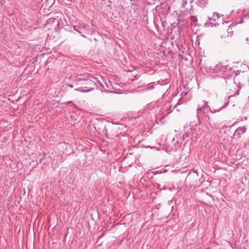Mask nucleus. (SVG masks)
<instances>
[{
	"label": "nucleus",
	"instance_id": "f257e3e1",
	"mask_svg": "<svg viewBox=\"0 0 249 249\" xmlns=\"http://www.w3.org/2000/svg\"><path fill=\"white\" fill-rule=\"evenodd\" d=\"M76 81L77 85H84V88L89 89L87 90H85L81 88L75 89V90L81 91L82 92L89 91L92 89V88L90 86L94 85L96 84L97 83H101L100 81L96 77H92V79L77 78Z\"/></svg>",
	"mask_w": 249,
	"mask_h": 249
},
{
	"label": "nucleus",
	"instance_id": "f03ea898",
	"mask_svg": "<svg viewBox=\"0 0 249 249\" xmlns=\"http://www.w3.org/2000/svg\"><path fill=\"white\" fill-rule=\"evenodd\" d=\"M220 16L219 14L217 13H213V15L212 17H209V19L210 20L216 21L218 20L215 23H214V25L215 26H218L220 23L223 24V20H220Z\"/></svg>",
	"mask_w": 249,
	"mask_h": 249
},
{
	"label": "nucleus",
	"instance_id": "7ed1b4c3",
	"mask_svg": "<svg viewBox=\"0 0 249 249\" xmlns=\"http://www.w3.org/2000/svg\"><path fill=\"white\" fill-rule=\"evenodd\" d=\"M194 0H178L179 5L181 6L182 10L188 8L189 3H191Z\"/></svg>",
	"mask_w": 249,
	"mask_h": 249
},
{
	"label": "nucleus",
	"instance_id": "20e7f679",
	"mask_svg": "<svg viewBox=\"0 0 249 249\" xmlns=\"http://www.w3.org/2000/svg\"><path fill=\"white\" fill-rule=\"evenodd\" d=\"M207 102L203 100L201 102V103L200 104L198 105L196 111L198 118H199V114L201 112V109L204 108L206 106H207Z\"/></svg>",
	"mask_w": 249,
	"mask_h": 249
},
{
	"label": "nucleus",
	"instance_id": "39448f33",
	"mask_svg": "<svg viewBox=\"0 0 249 249\" xmlns=\"http://www.w3.org/2000/svg\"><path fill=\"white\" fill-rule=\"evenodd\" d=\"M224 106H223L222 107H221L220 109H212L211 108H210V111L212 113H214L216 112H218V111H219L222 108H223L224 107Z\"/></svg>",
	"mask_w": 249,
	"mask_h": 249
},
{
	"label": "nucleus",
	"instance_id": "423d86ee",
	"mask_svg": "<svg viewBox=\"0 0 249 249\" xmlns=\"http://www.w3.org/2000/svg\"><path fill=\"white\" fill-rule=\"evenodd\" d=\"M154 87L153 86V85H150V86H148L147 88H146V89H153Z\"/></svg>",
	"mask_w": 249,
	"mask_h": 249
},
{
	"label": "nucleus",
	"instance_id": "0eeeda50",
	"mask_svg": "<svg viewBox=\"0 0 249 249\" xmlns=\"http://www.w3.org/2000/svg\"><path fill=\"white\" fill-rule=\"evenodd\" d=\"M246 40L247 41V43L249 44V37H247L246 38Z\"/></svg>",
	"mask_w": 249,
	"mask_h": 249
},
{
	"label": "nucleus",
	"instance_id": "6e6552de",
	"mask_svg": "<svg viewBox=\"0 0 249 249\" xmlns=\"http://www.w3.org/2000/svg\"><path fill=\"white\" fill-rule=\"evenodd\" d=\"M241 129L242 130L243 132H244L246 130V128L245 127H243Z\"/></svg>",
	"mask_w": 249,
	"mask_h": 249
},
{
	"label": "nucleus",
	"instance_id": "1a4fd4ad",
	"mask_svg": "<svg viewBox=\"0 0 249 249\" xmlns=\"http://www.w3.org/2000/svg\"><path fill=\"white\" fill-rule=\"evenodd\" d=\"M69 86L70 87H71V88H72V87H73V85H71V84H69Z\"/></svg>",
	"mask_w": 249,
	"mask_h": 249
},
{
	"label": "nucleus",
	"instance_id": "9d476101",
	"mask_svg": "<svg viewBox=\"0 0 249 249\" xmlns=\"http://www.w3.org/2000/svg\"><path fill=\"white\" fill-rule=\"evenodd\" d=\"M246 17V18H249V15H247V16H246V17Z\"/></svg>",
	"mask_w": 249,
	"mask_h": 249
},
{
	"label": "nucleus",
	"instance_id": "9b49d317",
	"mask_svg": "<svg viewBox=\"0 0 249 249\" xmlns=\"http://www.w3.org/2000/svg\"><path fill=\"white\" fill-rule=\"evenodd\" d=\"M201 2H205V0H201Z\"/></svg>",
	"mask_w": 249,
	"mask_h": 249
},
{
	"label": "nucleus",
	"instance_id": "f8f14e48",
	"mask_svg": "<svg viewBox=\"0 0 249 249\" xmlns=\"http://www.w3.org/2000/svg\"><path fill=\"white\" fill-rule=\"evenodd\" d=\"M82 36L86 37V36L84 35H82Z\"/></svg>",
	"mask_w": 249,
	"mask_h": 249
},
{
	"label": "nucleus",
	"instance_id": "ddd939ff",
	"mask_svg": "<svg viewBox=\"0 0 249 249\" xmlns=\"http://www.w3.org/2000/svg\"><path fill=\"white\" fill-rule=\"evenodd\" d=\"M159 189H160V185H159Z\"/></svg>",
	"mask_w": 249,
	"mask_h": 249
},
{
	"label": "nucleus",
	"instance_id": "4468645a",
	"mask_svg": "<svg viewBox=\"0 0 249 249\" xmlns=\"http://www.w3.org/2000/svg\"><path fill=\"white\" fill-rule=\"evenodd\" d=\"M159 189H160V185H159Z\"/></svg>",
	"mask_w": 249,
	"mask_h": 249
},
{
	"label": "nucleus",
	"instance_id": "2eb2a0df",
	"mask_svg": "<svg viewBox=\"0 0 249 249\" xmlns=\"http://www.w3.org/2000/svg\"><path fill=\"white\" fill-rule=\"evenodd\" d=\"M159 189H160V185H159Z\"/></svg>",
	"mask_w": 249,
	"mask_h": 249
}]
</instances>
